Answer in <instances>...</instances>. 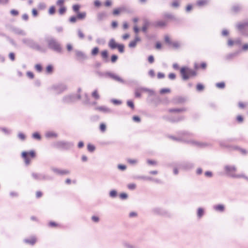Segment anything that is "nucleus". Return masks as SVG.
I'll list each match as a JSON object with an SVG mask.
<instances>
[{
	"label": "nucleus",
	"instance_id": "f03ea898",
	"mask_svg": "<svg viewBox=\"0 0 248 248\" xmlns=\"http://www.w3.org/2000/svg\"><path fill=\"white\" fill-rule=\"evenodd\" d=\"M180 73L183 79L184 80H186L196 75V72L194 70L186 67L181 68Z\"/></svg>",
	"mask_w": 248,
	"mask_h": 248
},
{
	"label": "nucleus",
	"instance_id": "423d86ee",
	"mask_svg": "<svg viewBox=\"0 0 248 248\" xmlns=\"http://www.w3.org/2000/svg\"><path fill=\"white\" fill-rule=\"evenodd\" d=\"M225 170L227 173L232 175V176H235L233 173L236 171V168L233 166H226L225 167Z\"/></svg>",
	"mask_w": 248,
	"mask_h": 248
},
{
	"label": "nucleus",
	"instance_id": "37998d69",
	"mask_svg": "<svg viewBox=\"0 0 248 248\" xmlns=\"http://www.w3.org/2000/svg\"><path fill=\"white\" fill-rule=\"evenodd\" d=\"M118 59V56L116 55H113L111 57V61L112 62L114 63L116 62Z\"/></svg>",
	"mask_w": 248,
	"mask_h": 248
},
{
	"label": "nucleus",
	"instance_id": "a211bd4d",
	"mask_svg": "<svg viewBox=\"0 0 248 248\" xmlns=\"http://www.w3.org/2000/svg\"><path fill=\"white\" fill-rule=\"evenodd\" d=\"M77 18L78 19H79V20L83 19L85 18V17L86 16V13L85 12H81V13L78 12L77 13Z\"/></svg>",
	"mask_w": 248,
	"mask_h": 248
},
{
	"label": "nucleus",
	"instance_id": "c03bdc74",
	"mask_svg": "<svg viewBox=\"0 0 248 248\" xmlns=\"http://www.w3.org/2000/svg\"><path fill=\"white\" fill-rule=\"evenodd\" d=\"M27 76L31 79L34 78V74L32 72L28 71L27 72Z\"/></svg>",
	"mask_w": 248,
	"mask_h": 248
},
{
	"label": "nucleus",
	"instance_id": "c756f323",
	"mask_svg": "<svg viewBox=\"0 0 248 248\" xmlns=\"http://www.w3.org/2000/svg\"><path fill=\"white\" fill-rule=\"evenodd\" d=\"M66 8L64 6L61 7L59 10V13L61 15H62L66 12Z\"/></svg>",
	"mask_w": 248,
	"mask_h": 248
},
{
	"label": "nucleus",
	"instance_id": "72a5a7b5",
	"mask_svg": "<svg viewBox=\"0 0 248 248\" xmlns=\"http://www.w3.org/2000/svg\"><path fill=\"white\" fill-rule=\"evenodd\" d=\"M100 130L102 132H104L106 131V125L104 123H101L100 124Z\"/></svg>",
	"mask_w": 248,
	"mask_h": 248
},
{
	"label": "nucleus",
	"instance_id": "8fccbe9b",
	"mask_svg": "<svg viewBox=\"0 0 248 248\" xmlns=\"http://www.w3.org/2000/svg\"><path fill=\"white\" fill-rule=\"evenodd\" d=\"M10 13L15 16H17L19 14V12L18 11L15 9H13L10 11Z\"/></svg>",
	"mask_w": 248,
	"mask_h": 248
},
{
	"label": "nucleus",
	"instance_id": "ea45409f",
	"mask_svg": "<svg viewBox=\"0 0 248 248\" xmlns=\"http://www.w3.org/2000/svg\"><path fill=\"white\" fill-rule=\"evenodd\" d=\"M32 137L33 138L37 139V140H40L41 139V136L40 134L38 133H34L32 135Z\"/></svg>",
	"mask_w": 248,
	"mask_h": 248
},
{
	"label": "nucleus",
	"instance_id": "473e14b6",
	"mask_svg": "<svg viewBox=\"0 0 248 248\" xmlns=\"http://www.w3.org/2000/svg\"><path fill=\"white\" fill-rule=\"evenodd\" d=\"M64 0H58L56 2V4L60 6V7H63L64 6Z\"/></svg>",
	"mask_w": 248,
	"mask_h": 248
},
{
	"label": "nucleus",
	"instance_id": "2f4dec72",
	"mask_svg": "<svg viewBox=\"0 0 248 248\" xmlns=\"http://www.w3.org/2000/svg\"><path fill=\"white\" fill-rule=\"evenodd\" d=\"M216 86L218 88L223 89L225 86V84L224 82H221L219 83H217L216 84Z\"/></svg>",
	"mask_w": 248,
	"mask_h": 248
},
{
	"label": "nucleus",
	"instance_id": "39448f33",
	"mask_svg": "<svg viewBox=\"0 0 248 248\" xmlns=\"http://www.w3.org/2000/svg\"><path fill=\"white\" fill-rule=\"evenodd\" d=\"M167 24V22L165 20H158L155 22L154 25L155 27L163 28L165 27Z\"/></svg>",
	"mask_w": 248,
	"mask_h": 248
},
{
	"label": "nucleus",
	"instance_id": "2eb2a0df",
	"mask_svg": "<svg viewBox=\"0 0 248 248\" xmlns=\"http://www.w3.org/2000/svg\"><path fill=\"white\" fill-rule=\"evenodd\" d=\"M234 44H241V41L240 40H237L236 41H233L232 39H229L228 41V46H232Z\"/></svg>",
	"mask_w": 248,
	"mask_h": 248
},
{
	"label": "nucleus",
	"instance_id": "cd10ccee",
	"mask_svg": "<svg viewBox=\"0 0 248 248\" xmlns=\"http://www.w3.org/2000/svg\"><path fill=\"white\" fill-rule=\"evenodd\" d=\"M80 8V6L78 4H75V5H74L72 7V8H73V10L74 12H76V13H78V11L79 10Z\"/></svg>",
	"mask_w": 248,
	"mask_h": 248
},
{
	"label": "nucleus",
	"instance_id": "9b49d317",
	"mask_svg": "<svg viewBox=\"0 0 248 248\" xmlns=\"http://www.w3.org/2000/svg\"><path fill=\"white\" fill-rule=\"evenodd\" d=\"M118 45L113 39L110 40L108 43V46L112 49L116 48Z\"/></svg>",
	"mask_w": 248,
	"mask_h": 248
},
{
	"label": "nucleus",
	"instance_id": "e2e57ef3",
	"mask_svg": "<svg viewBox=\"0 0 248 248\" xmlns=\"http://www.w3.org/2000/svg\"><path fill=\"white\" fill-rule=\"evenodd\" d=\"M92 219L93 221L95 222H97L99 220V218L98 217L95 216H93L92 217Z\"/></svg>",
	"mask_w": 248,
	"mask_h": 248
},
{
	"label": "nucleus",
	"instance_id": "69168bd1",
	"mask_svg": "<svg viewBox=\"0 0 248 248\" xmlns=\"http://www.w3.org/2000/svg\"><path fill=\"white\" fill-rule=\"evenodd\" d=\"M127 161L128 163L131 164H134L137 162V160L134 159H128Z\"/></svg>",
	"mask_w": 248,
	"mask_h": 248
},
{
	"label": "nucleus",
	"instance_id": "c9c22d12",
	"mask_svg": "<svg viewBox=\"0 0 248 248\" xmlns=\"http://www.w3.org/2000/svg\"><path fill=\"white\" fill-rule=\"evenodd\" d=\"M87 148L90 152H93L95 150L94 146L91 144L88 145Z\"/></svg>",
	"mask_w": 248,
	"mask_h": 248
},
{
	"label": "nucleus",
	"instance_id": "e433bc0d",
	"mask_svg": "<svg viewBox=\"0 0 248 248\" xmlns=\"http://www.w3.org/2000/svg\"><path fill=\"white\" fill-rule=\"evenodd\" d=\"M196 89L198 91H202L204 89V86L202 84H198L196 86Z\"/></svg>",
	"mask_w": 248,
	"mask_h": 248
},
{
	"label": "nucleus",
	"instance_id": "bf43d9fd",
	"mask_svg": "<svg viewBox=\"0 0 248 248\" xmlns=\"http://www.w3.org/2000/svg\"><path fill=\"white\" fill-rule=\"evenodd\" d=\"M170 92V90L169 89H163L160 90L161 93H168Z\"/></svg>",
	"mask_w": 248,
	"mask_h": 248
},
{
	"label": "nucleus",
	"instance_id": "4468645a",
	"mask_svg": "<svg viewBox=\"0 0 248 248\" xmlns=\"http://www.w3.org/2000/svg\"><path fill=\"white\" fill-rule=\"evenodd\" d=\"M54 172L57 174L60 175H64L69 173V171L67 170H59V169H55Z\"/></svg>",
	"mask_w": 248,
	"mask_h": 248
},
{
	"label": "nucleus",
	"instance_id": "052dcab7",
	"mask_svg": "<svg viewBox=\"0 0 248 248\" xmlns=\"http://www.w3.org/2000/svg\"><path fill=\"white\" fill-rule=\"evenodd\" d=\"M109 195L112 197H114L117 195V192L115 190H112L110 192Z\"/></svg>",
	"mask_w": 248,
	"mask_h": 248
},
{
	"label": "nucleus",
	"instance_id": "ddd939ff",
	"mask_svg": "<svg viewBox=\"0 0 248 248\" xmlns=\"http://www.w3.org/2000/svg\"><path fill=\"white\" fill-rule=\"evenodd\" d=\"M95 109L105 113L110 112V109L105 106L97 107L95 108Z\"/></svg>",
	"mask_w": 248,
	"mask_h": 248
},
{
	"label": "nucleus",
	"instance_id": "bb28decb",
	"mask_svg": "<svg viewBox=\"0 0 248 248\" xmlns=\"http://www.w3.org/2000/svg\"><path fill=\"white\" fill-rule=\"evenodd\" d=\"M170 46L174 48H178L180 46V44L178 42L172 41Z\"/></svg>",
	"mask_w": 248,
	"mask_h": 248
},
{
	"label": "nucleus",
	"instance_id": "f8f14e48",
	"mask_svg": "<svg viewBox=\"0 0 248 248\" xmlns=\"http://www.w3.org/2000/svg\"><path fill=\"white\" fill-rule=\"evenodd\" d=\"M101 56L103 60L105 62L108 61V50H104L102 51L100 53Z\"/></svg>",
	"mask_w": 248,
	"mask_h": 248
},
{
	"label": "nucleus",
	"instance_id": "412c9836",
	"mask_svg": "<svg viewBox=\"0 0 248 248\" xmlns=\"http://www.w3.org/2000/svg\"><path fill=\"white\" fill-rule=\"evenodd\" d=\"M185 101V99L182 97H177L173 100V103L175 104H182Z\"/></svg>",
	"mask_w": 248,
	"mask_h": 248
},
{
	"label": "nucleus",
	"instance_id": "a19ab883",
	"mask_svg": "<svg viewBox=\"0 0 248 248\" xmlns=\"http://www.w3.org/2000/svg\"><path fill=\"white\" fill-rule=\"evenodd\" d=\"M155 47L156 49H160L162 48V44L160 42H157L155 44Z\"/></svg>",
	"mask_w": 248,
	"mask_h": 248
},
{
	"label": "nucleus",
	"instance_id": "f257e3e1",
	"mask_svg": "<svg viewBox=\"0 0 248 248\" xmlns=\"http://www.w3.org/2000/svg\"><path fill=\"white\" fill-rule=\"evenodd\" d=\"M21 156L26 165H28L30 164L31 160L36 157V153L33 150L29 152L24 151L21 153Z\"/></svg>",
	"mask_w": 248,
	"mask_h": 248
},
{
	"label": "nucleus",
	"instance_id": "680f3d73",
	"mask_svg": "<svg viewBox=\"0 0 248 248\" xmlns=\"http://www.w3.org/2000/svg\"><path fill=\"white\" fill-rule=\"evenodd\" d=\"M32 14L33 15V16L35 17V16H38V12L37 11L36 9H33L32 10Z\"/></svg>",
	"mask_w": 248,
	"mask_h": 248
},
{
	"label": "nucleus",
	"instance_id": "7c9ffc66",
	"mask_svg": "<svg viewBox=\"0 0 248 248\" xmlns=\"http://www.w3.org/2000/svg\"><path fill=\"white\" fill-rule=\"evenodd\" d=\"M57 136V134L53 132H49L46 133V136L48 138L51 137H56Z\"/></svg>",
	"mask_w": 248,
	"mask_h": 248
},
{
	"label": "nucleus",
	"instance_id": "4c0bfd02",
	"mask_svg": "<svg viewBox=\"0 0 248 248\" xmlns=\"http://www.w3.org/2000/svg\"><path fill=\"white\" fill-rule=\"evenodd\" d=\"M35 69L39 72H41L42 70V67L41 65L40 64H36L35 66Z\"/></svg>",
	"mask_w": 248,
	"mask_h": 248
},
{
	"label": "nucleus",
	"instance_id": "1a4fd4ad",
	"mask_svg": "<svg viewBox=\"0 0 248 248\" xmlns=\"http://www.w3.org/2000/svg\"><path fill=\"white\" fill-rule=\"evenodd\" d=\"M186 111V109L184 108H170L168 110L170 113H180Z\"/></svg>",
	"mask_w": 248,
	"mask_h": 248
},
{
	"label": "nucleus",
	"instance_id": "13d9d810",
	"mask_svg": "<svg viewBox=\"0 0 248 248\" xmlns=\"http://www.w3.org/2000/svg\"><path fill=\"white\" fill-rule=\"evenodd\" d=\"M172 18V16L170 15H166L165 16V21H167V22H168V20H170V19H171Z\"/></svg>",
	"mask_w": 248,
	"mask_h": 248
},
{
	"label": "nucleus",
	"instance_id": "774afa93",
	"mask_svg": "<svg viewBox=\"0 0 248 248\" xmlns=\"http://www.w3.org/2000/svg\"><path fill=\"white\" fill-rule=\"evenodd\" d=\"M242 50L244 51H247L248 50V44H245L242 46Z\"/></svg>",
	"mask_w": 248,
	"mask_h": 248
},
{
	"label": "nucleus",
	"instance_id": "a878e982",
	"mask_svg": "<svg viewBox=\"0 0 248 248\" xmlns=\"http://www.w3.org/2000/svg\"><path fill=\"white\" fill-rule=\"evenodd\" d=\"M53 68L51 65H48L46 67V71L48 74H51L53 72Z\"/></svg>",
	"mask_w": 248,
	"mask_h": 248
},
{
	"label": "nucleus",
	"instance_id": "6ab92c4d",
	"mask_svg": "<svg viewBox=\"0 0 248 248\" xmlns=\"http://www.w3.org/2000/svg\"><path fill=\"white\" fill-rule=\"evenodd\" d=\"M214 208L215 210L219 211V212H223L224 210V206L222 204H218L214 206Z\"/></svg>",
	"mask_w": 248,
	"mask_h": 248
},
{
	"label": "nucleus",
	"instance_id": "4d7b16f0",
	"mask_svg": "<svg viewBox=\"0 0 248 248\" xmlns=\"http://www.w3.org/2000/svg\"><path fill=\"white\" fill-rule=\"evenodd\" d=\"M43 195V193L41 191H37L36 192V197L37 198H39L41 197Z\"/></svg>",
	"mask_w": 248,
	"mask_h": 248
},
{
	"label": "nucleus",
	"instance_id": "4be33fe9",
	"mask_svg": "<svg viewBox=\"0 0 248 248\" xmlns=\"http://www.w3.org/2000/svg\"><path fill=\"white\" fill-rule=\"evenodd\" d=\"M207 3V0H198L197 2V4L199 6H202L206 5Z\"/></svg>",
	"mask_w": 248,
	"mask_h": 248
},
{
	"label": "nucleus",
	"instance_id": "b1692460",
	"mask_svg": "<svg viewBox=\"0 0 248 248\" xmlns=\"http://www.w3.org/2000/svg\"><path fill=\"white\" fill-rule=\"evenodd\" d=\"M204 214V210L202 208H199L197 210V216L201 218Z\"/></svg>",
	"mask_w": 248,
	"mask_h": 248
},
{
	"label": "nucleus",
	"instance_id": "aec40b11",
	"mask_svg": "<svg viewBox=\"0 0 248 248\" xmlns=\"http://www.w3.org/2000/svg\"><path fill=\"white\" fill-rule=\"evenodd\" d=\"M48 225L49 227L52 228H58L61 227V225L59 223L52 221L49 222Z\"/></svg>",
	"mask_w": 248,
	"mask_h": 248
},
{
	"label": "nucleus",
	"instance_id": "5fc2aeb1",
	"mask_svg": "<svg viewBox=\"0 0 248 248\" xmlns=\"http://www.w3.org/2000/svg\"><path fill=\"white\" fill-rule=\"evenodd\" d=\"M127 187L130 189H134L136 187V185L135 184H129L128 185Z\"/></svg>",
	"mask_w": 248,
	"mask_h": 248
},
{
	"label": "nucleus",
	"instance_id": "09e8293b",
	"mask_svg": "<svg viewBox=\"0 0 248 248\" xmlns=\"http://www.w3.org/2000/svg\"><path fill=\"white\" fill-rule=\"evenodd\" d=\"M78 18L77 16H73L69 18V21L72 23H75L77 21Z\"/></svg>",
	"mask_w": 248,
	"mask_h": 248
},
{
	"label": "nucleus",
	"instance_id": "58836bf2",
	"mask_svg": "<svg viewBox=\"0 0 248 248\" xmlns=\"http://www.w3.org/2000/svg\"><path fill=\"white\" fill-rule=\"evenodd\" d=\"M127 105L130 107L132 109H134V103L133 102L131 101V100H128L127 101Z\"/></svg>",
	"mask_w": 248,
	"mask_h": 248
},
{
	"label": "nucleus",
	"instance_id": "338daca9",
	"mask_svg": "<svg viewBox=\"0 0 248 248\" xmlns=\"http://www.w3.org/2000/svg\"><path fill=\"white\" fill-rule=\"evenodd\" d=\"M78 35L79 38L83 39L84 37V33L80 31H78Z\"/></svg>",
	"mask_w": 248,
	"mask_h": 248
},
{
	"label": "nucleus",
	"instance_id": "de8ad7c7",
	"mask_svg": "<svg viewBox=\"0 0 248 248\" xmlns=\"http://www.w3.org/2000/svg\"><path fill=\"white\" fill-rule=\"evenodd\" d=\"M9 57L12 61H14L15 60V55L13 52H11L9 53Z\"/></svg>",
	"mask_w": 248,
	"mask_h": 248
},
{
	"label": "nucleus",
	"instance_id": "20e7f679",
	"mask_svg": "<svg viewBox=\"0 0 248 248\" xmlns=\"http://www.w3.org/2000/svg\"><path fill=\"white\" fill-rule=\"evenodd\" d=\"M126 11V8L125 7H119L117 8H115L113 9L112 12V14L116 16H118L124 12H125Z\"/></svg>",
	"mask_w": 248,
	"mask_h": 248
},
{
	"label": "nucleus",
	"instance_id": "49530a36",
	"mask_svg": "<svg viewBox=\"0 0 248 248\" xmlns=\"http://www.w3.org/2000/svg\"><path fill=\"white\" fill-rule=\"evenodd\" d=\"M112 5V2L110 0H107L104 3V5L106 7H109Z\"/></svg>",
	"mask_w": 248,
	"mask_h": 248
},
{
	"label": "nucleus",
	"instance_id": "7ed1b4c3",
	"mask_svg": "<svg viewBox=\"0 0 248 248\" xmlns=\"http://www.w3.org/2000/svg\"><path fill=\"white\" fill-rule=\"evenodd\" d=\"M140 41L141 39L139 36V35H136L135 39L129 43L128 46L129 47L131 48L135 47L136 46L137 44Z\"/></svg>",
	"mask_w": 248,
	"mask_h": 248
},
{
	"label": "nucleus",
	"instance_id": "f3484780",
	"mask_svg": "<svg viewBox=\"0 0 248 248\" xmlns=\"http://www.w3.org/2000/svg\"><path fill=\"white\" fill-rule=\"evenodd\" d=\"M195 69L196 70H198L200 68H202L203 69H204L206 67V63L205 62H202L200 65H199L198 64L196 63L194 65Z\"/></svg>",
	"mask_w": 248,
	"mask_h": 248
},
{
	"label": "nucleus",
	"instance_id": "79ce46f5",
	"mask_svg": "<svg viewBox=\"0 0 248 248\" xmlns=\"http://www.w3.org/2000/svg\"><path fill=\"white\" fill-rule=\"evenodd\" d=\"M248 26V23L240 24L238 25V29L240 30L243 29L245 26Z\"/></svg>",
	"mask_w": 248,
	"mask_h": 248
},
{
	"label": "nucleus",
	"instance_id": "864d4df0",
	"mask_svg": "<svg viewBox=\"0 0 248 248\" xmlns=\"http://www.w3.org/2000/svg\"><path fill=\"white\" fill-rule=\"evenodd\" d=\"M236 121L240 123L243 121V118L241 115H238L236 117Z\"/></svg>",
	"mask_w": 248,
	"mask_h": 248
},
{
	"label": "nucleus",
	"instance_id": "c85d7f7f",
	"mask_svg": "<svg viewBox=\"0 0 248 248\" xmlns=\"http://www.w3.org/2000/svg\"><path fill=\"white\" fill-rule=\"evenodd\" d=\"M165 42L168 44L169 45L171 43L172 41L171 40L170 37L168 35H165L164 37Z\"/></svg>",
	"mask_w": 248,
	"mask_h": 248
},
{
	"label": "nucleus",
	"instance_id": "a18cd8bd",
	"mask_svg": "<svg viewBox=\"0 0 248 248\" xmlns=\"http://www.w3.org/2000/svg\"><path fill=\"white\" fill-rule=\"evenodd\" d=\"M238 106L241 108H244L246 107L247 104L245 103L240 102L238 103Z\"/></svg>",
	"mask_w": 248,
	"mask_h": 248
},
{
	"label": "nucleus",
	"instance_id": "393cba45",
	"mask_svg": "<svg viewBox=\"0 0 248 248\" xmlns=\"http://www.w3.org/2000/svg\"><path fill=\"white\" fill-rule=\"evenodd\" d=\"M56 9L54 6H51L48 9V14L50 15H54L55 13Z\"/></svg>",
	"mask_w": 248,
	"mask_h": 248
},
{
	"label": "nucleus",
	"instance_id": "6e6552de",
	"mask_svg": "<svg viewBox=\"0 0 248 248\" xmlns=\"http://www.w3.org/2000/svg\"><path fill=\"white\" fill-rule=\"evenodd\" d=\"M36 242V239L35 237L32 236L25 240V242L31 245H34Z\"/></svg>",
	"mask_w": 248,
	"mask_h": 248
},
{
	"label": "nucleus",
	"instance_id": "0e129e2a",
	"mask_svg": "<svg viewBox=\"0 0 248 248\" xmlns=\"http://www.w3.org/2000/svg\"><path fill=\"white\" fill-rule=\"evenodd\" d=\"M133 120L136 122H140V119L139 116H134L133 117Z\"/></svg>",
	"mask_w": 248,
	"mask_h": 248
},
{
	"label": "nucleus",
	"instance_id": "9d476101",
	"mask_svg": "<svg viewBox=\"0 0 248 248\" xmlns=\"http://www.w3.org/2000/svg\"><path fill=\"white\" fill-rule=\"evenodd\" d=\"M150 25V22L147 20H145L144 21L143 26L141 28L142 31L144 32H146Z\"/></svg>",
	"mask_w": 248,
	"mask_h": 248
},
{
	"label": "nucleus",
	"instance_id": "603ef678",
	"mask_svg": "<svg viewBox=\"0 0 248 248\" xmlns=\"http://www.w3.org/2000/svg\"><path fill=\"white\" fill-rule=\"evenodd\" d=\"M133 30L134 32L136 33V35H138L140 30L137 25L134 26Z\"/></svg>",
	"mask_w": 248,
	"mask_h": 248
},
{
	"label": "nucleus",
	"instance_id": "6e6d98bb",
	"mask_svg": "<svg viewBox=\"0 0 248 248\" xmlns=\"http://www.w3.org/2000/svg\"><path fill=\"white\" fill-rule=\"evenodd\" d=\"M148 60L149 63H152L154 62V58L152 55H150L148 57Z\"/></svg>",
	"mask_w": 248,
	"mask_h": 248
},
{
	"label": "nucleus",
	"instance_id": "f704fd0d",
	"mask_svg": "<svg viewBox=\"0 0 248 248\" xmlns=\"http://www.w3.org/2000/svg\"><path fill=\"white\" fill-rule=\"evenodd\" d=\"M119 51L121 53H123L124 51V46L122 44H119L117 47Z\"/></svg>",
	"mask_w": 248,
	"mask_h": 248
},
{
	"label": "nucleus",
	"instance_id": "3c124183",
	"mask_svg": "<svg viewBox=\"0 0 248 248\" xmlns=\"http://www.w3.org/2000/svg\"><path fill=\"white\" fill-rule=\"evenodd\" d=\"M119 196L120 198L123 200L126 199L127 198V195L125 193H121Z\"/></svg>",
	"mask_w": 248,
	"mask_h": 248
},
{
	"label": "nucleus",
	"instance_id": "5701e85b",
	"mask_svg": "<svg viewBox=\"0 0 248 248\" xmlns=\"http://www.w3.org/2000/svg\"><path fill=\"white\" fill-rule=\"evenodd\" d=\"M99 48L98 47H94L93 48L91 51L92 55L94 56H96L99 53Z\"/></svg>",
	"mask_w": 248,
	"mask_h": 248
},
{
	"label": "nucleus",
	"instance_id": "dca6fc26",
	"mask_svg": "<svg viewBox=\"0 0 248 248\" xmlns=\"http://www.w3.org/2000/svg\"><path fill=\"white\" fill-rule=\"evenodd\" d=\"M92 96L95 100L100 99V94L97 90H94L92 93Z\"/></svg>",
	"mask_w": 248,
	"mask_h": 248
},
{
	"label": "nucleus",
	"instance_id": "0eeeda50",
	"mask_svg": "<svg viewBox=\"0 0 248 248\" xmlns=\"http://www.w3.org/2000/svg\"><path fill=\"white\" fill-rule=\"evenodd\" d=\"M77 59L78 60H83L86 59V55L84 53L81 51H77L76 53Z\"/></svg>",
	"mask_w": 248,
	"mask_h": 248
}]
</instances>
